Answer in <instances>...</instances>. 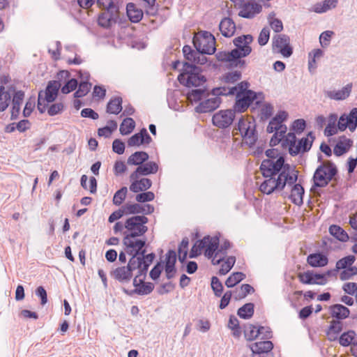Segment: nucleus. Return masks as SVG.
<instances>
[{
	"instance_id": "nucleus-1",
	"label": "nucleus",
	"mask_w": 357,
	"mask_h": 357,
	"mask_svg": "<svg viewBox=\"0 0 357 357\" xmlns=\"http://www.w3.org/2000/svg\"><path fill=\"white\" fill-rule=\"evenodd\" d=\"M284 166V157L280 155L276 161L270 159H264L260 165L259 169L264 177L267 178L260 185L261 192L271 195L275 190H282L281 177L275 176L278 174L282 167Z\"/></svg>"
},
{
	"instance_id": "nucleus-2",
	"label": "nucleus",
	"mask_w": 357,
	"mask_h": 357,
	"mask_svg": "<svg viewBox=\"0 0 357 357\" xmlns=\"http://www.w3.org/2000/svg\"><path fill=\"white\" fill-rule=\"evenodd\" d=\"M148 221V218L144 215H135L126 220L125 228L130 233L124 232L125 236L123 239V243L126 248L128 249H134L135 247L144 248L146 245V240L135 238L143 236L148 231V227L145 225Z\"/></svg>"
},
{
	"instance_id": "nucleus-3",
	"label": "nucleus",
	"mask_w": 357,
	"mask_h": 357,
	"mask_svg": "<svg viewBox=\"0 0 357 357\" xmlns=\"http://www.w3.org/2000/svg\"><path fill=\"white\" fill-rule=\"evenodd\" d=\"M182 73L178 75V82L188 87L199 86L206 82V78L202 75L201 68L189 63H183Z\"/></svg>"
},
{
	"instance_id": "nucleus-4",
	"label": "nucleus",
	"mask_w": 357,
	"mask_h": 357,
	"mask_svg": "<svg viewBox=\"0 0 357 357\" xmlns=\"http://www.w3.org/2000/svg\"><path fill=\"white\" fill-rule=\"evenodd\" d=\"M337 174V169L335 165L331 160L326 161L319 165L314 173V186L326 187Z\"/></svg>"
},
{
	"instance_id": "nucleus-5",
	"label": "nucleus",
	"mask_w": 357,
	"mask_h": 357,
	"mask_svg": "<svg viewBox=\"0 0 357 357\" xmlns=\"http://www.w3.org/2000/svg\"><path fill=\"white\" fill-rule=\"evenodd\" d=\"M253 37L252 35H242L235 38L233 40L234 45L236 48L231 50V52H236V56H234L237 64H234V66L238 68H244L246 66V62L242 58L248 56L252 52V47L250 44L252 42Z\"/></svg>"
},
{
	"instance_id": "nucleus-6",
	"label": "nucleus",
	"mask_w": 357,
	"mask_h": 357,
	"mask_svg": "<svg viewBox=\"0 0 357 357\" xmlns=\"http://www.w3.org/2000/svg\"><path fill=\"white\" fill-rule=\"evenodd\" d=\"M238 131L243 138V141L249 147L253 146L258 139V135L256 131V123L255 121H249L242 116L234 128V132L237 135Z\"/></svg>"
},
{
	"instance_id": "nucleus-7",
	"label": "nucleus",
	"mask_w": 357,
	"mask_h": 357,
	"mask_svg": "<svg viewBox=\"0 0 357 357\" xmlns=\"http://www.w3.org/2000/svg\"><path fill=\"white\" fill-rule=\"evenodd\" d=\"M272 50L274 52L281 54L284 57H289L293 54L290 45V38L285 34H277L273 37Z\"/></svg>"
},
{
	"instance_id": "nucleus-8",
	"label": "nucleus",
	"mask_w": 357,
	"mask_h": 357,
	"mask_svg": "<svg viewBox=\"0 0 357 357\" xmlns=\"http://www.w3.org/2000/svg\"><path fill=\"white\" fill-rule=\"evenodd\" d=\"M257 99V93L252 90H248L244 93H237L234 107V110L238 112H244Z\"/></svg>"
},
{
	"instance_id": "nucleus-9",
	"label": "nucleus",
	"mask_w": 357,
	"mask_h": 357,
	"mask_svg": "<svg viewBox=\"0 0 357 357\" xmlns=\"http://www.w3.org/2000/svg\"><path fill=\"white\" fill-rule=\"evenodd\" d=\"M234 118V111L231 109L220 110L213 116L212 122L214 126L219 128H226L232 123Z\"/></svg>"
},
{
	"instance_id": "nucleus-10",
	"label": "nucleus",
	"mask_w": 357,
	"mask_h": 357,
	"mask_svg": "<svg viewBox=\"0 0 357 357\" xmlns=\"http://www.w3.org/2000/svg\"><path fill=\"white\" fill-rule=\"evenodd\" d=\"M357 127V108H353L348 115H342L337 122V128L344 131L347 128L354 132Z\"/></svg>"
},
{
	"instance_id": "nucleus-11",
	"label": "nucleus",
	"mask_w": 357,
	"mask_h": 357,
	"mask_svg": "<svg viewBox=\"0 0 357 357\" xmlns=\"http://www.w3.org/2000/svg\"><path fill=\"white\" fill-rule=\"evenodd\" d=\"M192 43L196 50L202 54H213L216 50L215 40H208L204 37L194 36Z\"/></svg>"
},
{
	"instance_id": "nucleus-12",
	"label": "nucleus",
	"mask_w": 357,
	"mask_h": 357,
	"mask_svg": "<svg viewBox=\"0 0 357 357\" xmlns=\"http://www.w3.org/2000/svg\"><path fill=\"white\" fill-rule=\"evenodd\" d=\"M252 352V357H273L271 353L273 348L271 341L266 340L257 342L250 345Z\"/></svg>"
},
{
	"instance_id": "nucleus-13",
	"label": "nucleus",
	"mask_w": 357,
	"mask_h": 357,
	"mask_svg": "<svg viewBox=\"0 0 357 357\" xmlns=\"http://www.w3.org/2000/svg\"><path fill=\"white\" fill-rule=\"evenodd\" d=\"M314 139V136L312 132H310L307 137H303L298 141L297 145L295 144L294 147L289 148V154L294 156L300 153L307 152L311 149Z\"/></svg>"
},
{
	"instance_id": "nucleus-14",
	"label": "nucleus",
	"mask_w": 357,
	"mask_h": 357,
	"mask_svg": "<svg viewBox=\"0 0 357 357\" xmlns=\"http://www.w3.org/2000/svg\"><path fill=\"white\" fill-rule=\"evenodd\" d=\"M126 251L128 255H132L126 266L129 269H131V271L132 272L133 271L139 268L142 264H143V257H141V255H143L146 253V250L143 248H139V247H135L134 249H128L126 248Z\"/></svg>"
},
{
	"instance_id": "nucleus-15",
	"label": "nucleus",
	"mask_w": 357,
	"mask_h": 357,
	"mask_svg": "<svg viewBox=\"0 0 357 357\" xmlns=\"http://www.w3.org/2000/svg\"><path fill=\"white\" fill-rule=\"evenodd\" d=\"M158 170V165L153 161L143 163L138 166L130 174V179H137L140 176H146L151 174H155Z\"/></svg>"
},
{
	"instance_id": "nucleus-16",
	"label": "nucleus",
	"mask_w": 357,
	"mask_h": 357,
	"mask_svg": "<svg viewBox=\"0 0 357 357\" xmlns=\"http://www.w3.org/2000/svg\"><path fill=\"white\" fill-rule=\"evenodd\" d=\"M221 103V99L219 97L208 98L199 104L195 110L199 113L210 112L217 109Z\"/></svg>"
},
{
	"instance_id": "nucleus-17",
	"label": "nucleus",
	"mask_w": 357,
	"mask_h": 357,
	"mask_svg": "<svg viewBox=\"0 0 357 357\" xmlns=\"http://www.w3.org/2000/svg\"><path fill=\"white\" fill-rule=\"evenodd\" d=\"M331 316L335 320L340 321L349 317V309L342 304H334L328 307Z\"/></svg>"
},
{
	"instance_id": "nucleus-18",
	"label": "nucleus",
	"mask_w": 357,
	"mask_h": 357,
	"mask_svg": "<svg viewBox=\"0 0 357 357\" xmlns=\"http://www.w3.org/2000/svg\"><path fill=\"white\" fill-rule=\"evenodd\" d=\"M61 86V84L59 83V81H50L45 91H43L44 100L47 102H54L57 97Z\"/></svg>"
},
{
	"instance_id": "nucleus-19",
	"label": "nucleus",
	"mask_w": 357,
	"mask_h": 357,
	"mask_svg": "<svg viewBox=\"0 0 357 357\" xmlns=\"http://www.w3.org/2000/svg\"><path fill=\"white\" fill-rule=\"evenodd\" d=\"M352 89V84L349 83L339 91H325L324 93L326 97L335 100H342L346 99L350 95Z\"/></svg>"
},
{
	"instance_id": "nucleus-20",
	"label": "nucleus",
	"mask_w": 357,
	"mask_h": 357,
	"mask_svg": "<svg viewBox=\"0 0 357 357\" xmlns=\"http://www.w3.org/2000/svg\"><path fill=\"white\" fill-rule=\"evenodd\" d=\"M24 98V92L17 91L15 93L12 103V109L10 112V120H15L18 118L20 112V105Z\"/></svg>"
},
{
	"instance_id": "nucleus-21",
	"label": "nucleus",
	"mask_w": 357,
	"mask_h": 357,
	"mask_svg": "<svg viewBox=\"0 0 357 357\" xmlns=\"http://www.w3.org/2000/svg\"><path fill=\"white\" fill-rule=\"evenodd\" d=\"M114 278L120 282H128L132 277V272L126 266L115 268L112 272Z\"/></svg>"
},
{
	"instance_id": "nucleus-22",
	"label": "nucleus",
	"mask_w": 357,
	"mask_h": 357,
	"mask_svg": "<svg viewBox=\"0 0 357 357\" xmlns=\"http://www.w3.org/2000/svg\"><path fill=\"white\" fill-rule=\"evenodd\" d=\"M219 29L223 36L229 38L234 34L236 25L231 18L225 17L219 24Z\"/></svg>"
},
{
	"instance_id": "nucleus-23",
	"label": "nucleus",
	"mask_w": 357,
	"mask_h": 357,
	"mask_svg": "<svg viewBox=\"0 0 357 357\" xmlns=\"http://www.w3.org/2000/svg\"><path fill=\"white\" fill-rule=\"evenodd\" d=\"M353 144V141L342 135L340 137L338 142L334 147L333 152L337 156H340L347 153Z\"/></svg>"
},
{
	"instance_id": "nucleus-24",
	"label": "nucleus",
	"mask_w": 357,
	"mask_h": 357,
	"mask_svg": "<svg viewBox=\"0 0 357 357\" xmlns=\"http://www.w3.org/2000/svg\"><path fill=\"white\" fill-rule=\"evenodd\" d=\"M262 7L256 2L245 3L240 11L239 15L242 17L250 19L254 17L255 14L259 13Z\"/></svg>"
},
{
	"instance_id": "nucleus-25",
	"label": "nucleus",
	"mask_w": 357,
	"mask_h": 357,
	"mask_svg": "<svg viewBox=\"0 0 357 357\" xmlns=\"http://www.w3.org/2000/svg\"><path fill=\"white\" fill-rule=\"evenodd\" d=\"M307 261L312 267H323L328 264V259L325 255L317 252L309 255Z\"/></svg>"
},
{
	"instance_id": "nucleus-26",
	"label": "nucleus",
	"mask_w": 357,
	"mask_h": 357,
	"mask_svg": "<svg viewBox=\"0 0 357 357\" xmlns=\"http://www.w3.org/2000/svg\"><path fill=\"white\" fill-rule=\"evenodd\" d=\"M132 183L130 185V190L133 192H139L149 189L152 185V181L149 178H143L140 180H130Z\"/></svg>"
},
{
	"instance_id": "nucleus-27",
	"label": "nucleus",
	"mask_w": 357,
	"mask_h": 357,
	"mask_svg": "<svg viewBox=\"0 0 357 357\" xmlns=\"http://www.w3.org/2000/svg\"><path fill=\"white\" fill-rule=\"evenodd\" d=\"M126 13L131 22L137 23L143 17V11L137 8L134 3H128L126 6Z\"/></svg>"
},
{
	"instance_id": "nucleus-28",
	"label": "nucleus",
	"mask_w": 357,
	"mask_h": 357,
	"mask_svg": "<svg viewBox=\"0 0 357 357\" xmlns=\"http://www.w3.org/2000/svg\"><path fill=\"white\" fill-rule=\"evenodd\" d=\"M343 324L338 320L333 319L326 331V335L330 341L337 340L338 334L342 331Z\"/></svg>"
},
{
	"instance_id": "nucleus-29",
	"label": "nucleus",
	"mask_w": 357,
	"mask_h": 357,
	"mask_svg": "<svg viewBox=\"0 0 357 357\" xmlns=\"http://www.w3.org/2000/svg\"><path fill=\"white\" fill-rule=\"evenodd\" d=\"M284 170L279 173V177H281V185H282V190L284 188L287 184L289 185H294L297 179L298 176L296 174H293L290 175L287 172L289 169V165L288 164H284V166L282 167Z\"/></svg>"
},
{
	"instance_id": "nucleus-30",
	"label": "nucleus",
	"mask_w": 357,
	"mask_h": 357,
	"mask_svg": "<svg viewBox=\"0 0 357 357\" xmlns=\"http://www.w3.org/2000/svg\"><path fill=\"white\" fill-rule=\"evenodd\" d=\"M122 102L123 99L121 97H112L107 104V113L112 114H119L123 109Z\"/></svg>"
},
{
	"instance_id": "nucleus-31",
	"label": "nucleus",
	"mask_w": 357,
	"mask_h": 357,
	"mask_svg": "<svg viewBox=\"0 0 357 357\" xmlns=\"http://www.w3.org/2000/svg\"><path fill=\"white\" fill-rule=\"evenodd\" d=\"M304 195V188L300 184H294L291 190L290 199L292 202L298 206L303 204V197Z\"/></svg>"
},
{
	"instance_id": "nucleus-32",
	"label": "nucleus",
	"mask_w": 357,
	"mask_h": 357,
	"mask_svg": "<svg viewBox=\"0 0 357 357\" xmlns=\"http://www.w3.org/2000/svg\"><path fill=\"white\" fill-rule=\"evenodd\" d=\"M149 159V155L145 151H136L130 155L127 160V163L130 165L140 166Z\"/></svg>"
},
{
	"instance_id": "nucleus-33",
	"label": "nucleus",
	"mask_w": 357,
	"mask_h": 357,
	"mask_svg": "<svg viewBox=\"0 0 357 357\" xmlns=\"http://www.w3.org/2000/svg\"><path fill=\"white\" fill-rule=\"evenodd\" d=\"M355 332L354 331H349L347 332L343 333L340 338L339 343L340 345L343 347H347L350 344H353V347L351 348V351H353L354 349L357 350V342H353V340L355 337Z\"/></svg>"
},
{
	"instance_id": "nucleus-34",
	"label": "nucleus",
	"mask_w": 357,
	"mask_h": 357,
	"mask_svg": "<svg viewBox=\"0 0 357 357\" xmlns=\"http://www.w3.org/2000/svg\"><path fill=\"white\" fill-rule=\"evenodd\" d=\"M236 52H218L215 54V57L218 61L222 62H229L231 68H236L234 64H237V61L234 57L236 56Z\"/></svg>"
},
{
	"instance_id": "nucleus-35",
	"label": "nucleus",
	"mask_w": 357,
	"mask_h": 357,
	"mask_svg": "<svg viewBox=\"0 0 357 357\" xmlns=\"http://www.w3.org/2000/svg\"><path fill=\"white\" fill-rule=\"evenodd\" d=\"M329 233L342 242H347L349 238L347 233L342 227L335 225L330 226Z\"/></svg>"
},
{
	"instance_id": "nucleus-36",
	"label": "nucleus",
	"mask_w": 357,
	"mask_h": 357,
	"mask_svg": "<svg viewBox=\"0 0 357 357\" xmlns=\"http://www.w3.org/2000/svg\"><path fill=\"white\" fill-rule=\"evenodd\" d=\"M355 261L356 257L354 255H348L344 257L336 262L335 271H339L340 270H344L354 266L353 264Z\"/></svg>"
},
{
	"instance_id": "nucleus-37",
	"label": "nucleus",
	"mask_w": 357,
	"mask_h": 357,
	"mask_svg": "<svg viewBox=\"0 0 357 357\" xmlns=\"http://www.w3.org/2000/svg\"><path fill=\"white\" fill-rule=\"evenodd\" d=\"M135 127V121L130 118L127 117L123 119L120 125L119 131L122 135H127L132 132Z\"/></svg>"
},
{
	"instance_id": "nucleus-38",
	"label": "nucleus",
	"mask_w": 357,
	"mask_h": 357,
	"mask_svg": "<svg viewBox=\"0 0 357 357\" xmlns=\"http://www.w3.org/2000/svg\"><path fill=\"white\" fill-rule=\"evenodd\" d=\"M202 241L204 242V248L217 252L219 249L220 240L217 236H211L207 235L204 236Z\"/></svg>"
},
{
	"instance_id": "nucleus-39",
	"label": "nucleus",
	"mask_w": 357,
	"mask_h": 357,
	"mask_svg": "<svg viewBox=\"0 0 357 357\" xmlns=\"http://www.w3.org/2000/svg\"><path fill=\"white\" fill-rule=\"evenodd\" d=\"M254 307L252 303H245L238 310L237 314L242 319H250L254 314Z\"/></svg>"
},
{
	"instance_id": "nucleus-40",
	"label": "nucleus",
	"mask_w": 357,
	"mask_h": 357,
	"mask_svg": "<svg viewBox=\"0 0 357 357\" xmlns=\"http://www.w3.org/2000/svg\"><path fill=\"white\" fill-rule=\"evenodd\" d=\"M141 285L135 288L132 292L139 295H147L151 293L154 289V284L151 282H144L143 279H139Z\"/></svg>"
},
{
	"instance_id": "nucleus-41",
	"label": "nucleus",
	"mask_w": 357,
	"mask_h": 357,
	"mask_svg": "<svg viewBox=\"0 0 357 357\" xmlns=\"http://www.w3.org/2000/svg\"><path fill=\"white\" fill-rule=\"evenodd\" d=\"M245 278V274L242 272L233 273L225 281V285L231 288Z\"/></svg>"
},
{
	"instance_id": "nucleus-42",
	"label": "nucleus",
	"mask_w": 357,
	"mask_h": 357,
	"mask_svg": "<svg viewBox=\"0 0 357 357\" xmlns=\"http://www.w3.org/2000/svg\"><path fill=\"white\" fill-rule=\"evenodd\" d=\"M337 3V0H325L315 6L314 11L317 13H324L332 8H335Z\"/></svg>"
},
{
	"instance_id": "nucleus-43",
	"label": "nucleus",
	"mask_w": 357,
	"mask_h": 357,
	"mask_svg": "<svg viewBox=\"0 0 357 357\" xmlns=\"http://www.w3.org/2000/svg\"><path fill=\"white\" fill-rule=\"evenodd\" d=\"M257 327L252 324H248L244 327V335L248 341H252L259 336Z\"/></svg>"
},
{
	"instance_id": "nucleus-44",
	"label": "nucleus",
	"mask_w": 357,
	"mask_h": 357,
	"mask_svg": "<svg viewBox=\"0 0 357 357\" xmlns=\"http://www.w3.org/2000/svg\"><path fill=\"white\" fill-rule=\"evenodd\" d=\"M255 289L250 284H243L241 285L239 290H236L234 298L236 300L243 298L246 297L248 294L253 293Z\"/></svg>"
},
{
	"instance_id": "nucleus-45",
	"label": "nucleus",
	"mask_w": 357,
	"mask_h": 357,
	"mask_svg": "<svg viewBox=\"0 0 357 357\" xmlns=\"http://www.w3.org/2000/svg\"><path fill=\"white\" fill-rule=\"evenodd\" d=\"M107 123H113V128H110L109 126H106L103 128H100L98 130V134L100 137L104 136L105 137H108L111 135V134L116 130L117 128V123L114 120L108 121Z\"/></svg>"
},
{
	"instance_id": "nucleus-46",
	"label": "nucleus",
	"mask_w": 357,
	"mask_h": 357,
	"mask_svg": "<svg viewBox=\"0 0 357 357\" xmlns=\"http://www.w3.org/2000/svg\"><path fill=\"white\" fill-rule=\"evenodd\" d=\"M236 92V88H229L226 86H220L215 88L212 90V94L218 97V96H231L235 95Z\"/></svg>"
},
{
	"instance_id": "nucleus-47",
	"label": "nucleus",
	"mask_w": 357,
	"mask_h": 357,
	"mask_svg": "<svg viewBox=\"0 0 357 357\" xmlns=\"http://www.w3.org/2000/svg\"><path fill=\"white\" fill-rule=\"evenodd\" d=\"M126 215L142 213V205L139 204H126L123 206Z\"/></svg>"
},
{
	"instance_id": "nucleus-48",
	"label": "nucleus",
	"mask_w": 357,
	"mask_h": 357,
	"mask_svg": "<svg viewBox=\"0 0 357 357\" xmlns=\"http://www.w3.org/2000/svg\"><path fill=\"white\" fill-rule=\"evenodd\" d=\"M128 189L126 187H122L117 190L113 197V203L116 206H120L126 197Z\"/></svg>"
},
{
	"instance_id": "nucleus-49",
	"label": "nucleus",
	"mask_w": 357,
	"mask_h": 357,
	"mask_svg": "<svg viewBox=\"0 0 357 357\" xmlns=\"http://www.w3.org/2000/svg\"><path fill=\"white\" fill-rule=\"evenodd\" d=\"M298 278L302 284H315V280L313 279L312 271H307L304 273H299Z\"/></svg>"
},
{
	"instance_id": "nucleus-50",
	"label": "nucleus",
	"mask_w": 357,
	"mask_h": 357,
	"mask_svg": "<svg viewBox=\"0 0 357 357\" xmlns=\"http://www.w3.org/2000/svg\"><path fill=\"white\" fill-rule=\"evenodd\" d=\"M204 248V241L198 240L195 242V243L192 247L189 257L190 258H195L202 254V250Z\"/></svg>"
},
{
	"instance_id": "nucleus-51",
	"label": "nucleus",
	"mask_w": 357,
	"mask_h": 357,
	"mask_svg": "<svg viewBox=\"0 0 357 357\" xmlns=\"http://www.w3.org/2000/svg\"><path fill=\"white\" fill-rule=\"evenodd\" d=\"M236 261L235 257L230 256L224 264H222L220 269L219 270L218 273L221 275H226L233 267Z\"/></svg>"
},
{
	"instance_id": "nucleus-52",
	"label": "nucleus",
	"mask_w": 357,
	"mask_h": 357,
	"mask_svg": "<svg viewBox=\"0 0 357 357\" xmlns=\"http://www.w3.org/2000/svg\"><path fill=\"white\" fill-rule=\"evenodd\" d=\"M211 284L215 296L217 297L221 296L223 291V285L216 276L212 277Z\"/></svg>"
},
{
	"instance_id": "nucleus-53",
	"label": "nucleus",
	"mask_w": 357,
	"mask_h": 357,
	"mask_svg": "<svg viewBox=\"0 0 357 357\" xmlns=\"http://www.w3.org/2000/svg\"><path fill=\"white\" fill-rule=\"evenodd\" d=\"M357 275V267L351 266L342 270L340 273V279L341 280H347L352 278L353 276Z\"/></svg>"
},
{
	"instance_id": "nucleus-54",
	"label": "nucleus",
	"mask_w": 357,
	"mask_h": 357,
	"mask_svg": "<svg viewBox=\"0 0 357 357\" xmlns=\"http://www.w3.org/2000/svg\"><path fill=\"white\" fill-rule=\"evenodd\" d=\"M205 92V89H192L188 93V98L191 101L198 102L202 99Z\"/></svg>"
},
{
	"instance_id": "nucleus-55",
	"label": "nucleus",
	"mask_w": 357,
	"mask_h": 357,
	"mask_svg": "<svg viewBox=\"0 0 357 357\" xmlns=\"http://www.w3.org/2000/svg\"><path fill=\"white\" fill-rule=\"evenodd\" d=\"M142 129H141L139 132L135 133V135H133L128 139V140L127 142L128 146L130 147L139 146L140 145L144 144V141H142Z\"/></svg>"
},
{
	"instance_id": "nucleus-56",
	"label": "nucleus",
	"mask_w": 357,
	"mask_h": 357,
	"mask_svg": "<svg viewBox=\"0 0 357 357\" xmlns=\"http://www.w3.org/2000/svg\"><path fill=\"white\" fill-rule=\"evenodd\" d=\"M78 85V82L75 78L69 79L61 88V92L64 94H68L70 92L76 89Z\"/></svg>"
},
{
	"instance_id": "nucleus-57",
	"label": "nucleus",
	"mask_w": 357,
	"mask_h": 357,
	"mask_svg": "<svg viewBox=\"0 0 357 357\" xmlns=\"http://www.w3.org/2000/svg\"><path fill=\"white\" fill-rule=\"evenodd\" d=\"M241 77V73L240 71H234L226 73L223 76V80L226 83H234L239 80Z\"/></svg>"
},
{
	"instance_id": "nucleus-58",
	"label": "nucleus",
	"mask_w": 357,
	"mask_h": 357,
	"mask_svg": "<svg viewBox=\"0 0 357 357\" xmlns=\"http://www.w3.org/2000/svg\"><path fill=\"white\" fill-rule=\"evenodd\" d=\"M155 198L153 192L149 191L137 194L135 197V199L137 202L144 203L147 202L153 201Z\"/></svg>"
},
{
	"instance_id": "nucleus-59",
	"label": "nucleus",
	"mask_w": 357,
	"mask_h": 357,
	"mask_svg": "<svg viewBox=\"0 0 357 357\" xmlns=\"http://www.w3.org/2000/svg\"><path fill=\"white\" fill-rule=\"evenodd\" d=\"M273 112V107L270 103H266L261 109L260 114L262 120H266L269 119Z\"/></svg>"
},
{
	"instance_id": "nucleus-60",
	"label": "nucleus",
	"mask_w": 357,
	"mask_h": 357,
	"mask_svg": "<svg viewBox=\"0 0 357 357\" xmlns=\"http://www.w3.org/2000/svg\"><path fill=\"white\" fill-rule=\"evenodd\" d=\"M269 37H270L269 29L268 27L263 28L259 35V37H258V43L261 46L265 45L268 43V41L269 40Z\"/></svg>"
},
{
	"instance_id": "nucleus-61",
	"label": "nucleus",
	"mask_w": 357,
	"mask_h": 357,
	"mask_svg": "<svg viewBox=\"0 0 357 357\" xmlns=\"http://www.w3.org/2000/svg\"><path fill=\"white\" fill-rule=\"evenodd\" d=\"M306 127V122L303 119H298L295 120L293 123L291 128L297 134H301L305 130Z\"/></svg>"
},
{
	"instance_id": "nucleus-62",
	"label": "nucleus",
	"mask_w": 357,
	"mask_h": 357,
	"mask_svg": "<svg viewBox=\"0 0 357 357\" xmlns=\"http://www.w3.org/2000/svg\"><path fill=\"white\" fill-rule=\"evenodd\" d=\"M107 17V13H105V12L100 13L98 19V25L105 29L110 28L112 25L109 21V19Z\"/></svg>"
},
{
	"instance_id": "nucleus-63",
	"label": "nucleus",
	"mask_w": 357,
	"mask_h": 357,
	"mask_svg": "<svg viewBox=\"0 0 357 357\" xmlns=\"http://www.w3.org/2000/svg\"><path fill=\"white\" fill-rule=\"evenodd\" d=\"M333 34H334V33L332 31H326L320 35L319 41H320L321 45L323 47H325L329 45V42H330L331 38Z\"/></svg>"
},
{
	"instance_id": "nucleus-64",
	"label": "nucleus",
	"mask_w": 357,
	"mask_h": 357,
	"mask_svg": "<svg viewBox=\"0 0 357 357\" xmlns=\"http://www.w3.org/2000/svg\"><path fill=\"white\" fill-rule=\"evenodd\" d=\"M343 291L349 294L354 295L355 293L357 294V283L356 282H347L344 283L342 287Z\"/></svg>"
}]
</instances>
